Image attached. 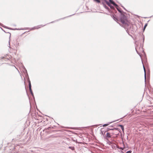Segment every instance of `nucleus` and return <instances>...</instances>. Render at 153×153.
<instances>
[{
    "label": "nucleus",
    "instance_id": "obj_6",
    "mask_svg": "<svg viewBox=\"0 0 153 153\" xmlns=\"http://www.w3.org/2000/svg\"><path fill=\"white\" fill-rule=\"evenodd\" d=\"M107 137L109 138L111 137V136L110 134L109 133H107L106 135Z\"/></svg>",
    "mask_w": 153,
    "mask_h": 153
},
{
    "label": "nucleus",
    "instance_id": "obj_2",
    "mask_svg": "<svg viewBox=\"0 0 153 153\" xmlns=\"http://www.w3.org/2000/svg\"><path fill=\"white\" fill-rule=\"evenodd\" d=\"M106 2V4L109 7L111 8V6L110 5V3L113 4L114 6L115 7H118V5L115 4L114 1H113L112 0H109V2H108V0H104ZM94 1L98 3H100V0H94Z\"/></svg>",
    "mask_w": 153,
    "mask_h": 153
},
{
    "label": "nucleus",
    "instance_id": "obj_3",
    "mask_svg": "<svg viewBox=\"0 0 153 153\" xmlns=\"http://www.w3.org/2000/svg\"><path fill=\"white\" fill-rule=\"evenodd\" d=\"M44 26V25H39L37 26H36V27H35V28L36 29H38L41 27H43V26Z\"/></svg>",
    "mask_w": 153,
    "mask_h": 153
},
{
    "label": "nucleus",
    "instance_id": "obj_13",
    "mask_svg": "<svg viewBox=\"0 0 153 153\" xmlns=\"http://www.w3.org/2000/svg\"><path fill=\"white\" fill-rule=\"evenodd\" d=\"M1 59H3V58H4V57H2H2H1Z\"/></svg>",
    "mask_w": 153,
    "mask_h": 153
},
{
    "label": "nucleus",
    "instance_id": "obj_8",
    "mask_svg": "<svg viewBox=\"0 0 153 153\" xmlns=\"http://www.w3.org/2000/svg\"><path fill=\"white\" fill-rule=\"evenodd\" d=\"M147 23L144 26V28H143V30L144 31L145 30L146 28V27H147Z\"/></svg>",
    "mask_w": 153,
    "mask_h": 153
},
{
    "label": "nucleus",
    "instance_id": "obj_10",
    "mask_svg": "<svg viewBox=\"0 0 153 153\" xmlns=\"http://www.w3.org/2000/svg\"><path fill=\"white\" fill-rule=\"evenodd\" d=\"M131 151H129L127 152L126 153H131Z\"/></svg>",
    "mask_w": 153,
    "mask_h": 153
},
{
    "label": "nucleus",
    "instance_id": "obj_7",
    "mask_svg": "<svg viewBox=\"0 0 153 153\" xmlns=\"http://www.w3.org/2000/svg\"><path fill=\"white\" fill-rule=\"evenodd\" d=\"M69 148L71 149L72 150H74V147H69Z\"/></svg>",
    "mask_w": 153,
    "mask_h": 153
},
{
    "label": "nucleus",
    "instance_id": "obj_11",
    "mask_svg": "<svg viewBox=\"0 0 153 153\" xmlns=\"http://www.w3.org/2000/svg\"><path fill=\"white\" fill-rule=\"evenodd\" d=\"M121 149L122 150H123V149H124V148H121Z\"/></svg>",
    "mask_w": 153,
    "mask_h": 153
},
{
    "label": "nucleus",
    "instance_id": "obj_12",
    "mask_svg": "<svg viewBox=\"0 0 153 153\" xmlns=\"http://www.w3.org/2000/svg\"><path fill=\"white\" fill-rule=\"evenodd\" d=\"M143 68H144V71H145V67L144 66H143Z\"/></svg>",
    "mask_w": 153,
    "mask_h": 153
},
{
    "label": "nucleus",
    "instance_id": "obj_1",
    "mask_svg": "<svg viewBox=\"0 0 153 153\" xmlns=\"http://www.w3.org/2000/svg\"><path fill=\"white\" fill-rule=\"evenodd\" d=\"M120 20L122 25L125 27H127L131 24L130 21L128 20L126 16L124 14H121Z\"/></svg>",
    "mask_w": 153,
    "mask_h": 153
},
{
    "label": "nucleus",
    "instance_id": "obj_9",
    "mask_svg": "<svg viewBox=\"0 0 153 153\" xmlns=\"http://www.w3.org/2000/svg\"><path fill=\"white\" fill-rule=\"evenodd\" d=\"M108 125H109V124H104V125L103 126V127H105V126H108Z\"/></svg>",
    "mask_w": 153,
    "mask_h": 153
},
{
    "label": "nucleus",
    "instance_id": "obj_4",
    "mask_svg": "<svg viewBox=\"0 0 153 153\" xmlns=\"http://www.w3.org/2000/svg\"><path fill=\"white\" fill-rule=\"evenodd\" d=\"M28 82H29V89L30 91L31 92L32 90H31V84L30 82V80H29V81H28Z\"/></svg>",
    "mask_w": 153,
    "mask_h": 153
},
{
    "label": "nucleus",
    "instance_id": "obj_5",
    "mask_svg": "<svg viewBox=\"0 0 153 153\" xmlns=\"http://www.w3.org/2000/svg\"><path fill=\"white\" fill-rule=\"evenodd\" d=\"M118 126L120 127H121V128L122 129L123 132H124V127L123 125H119Z\"/></svg>",
    "mask_w": 153,
    "mask_h": 153
}]
</instances>
